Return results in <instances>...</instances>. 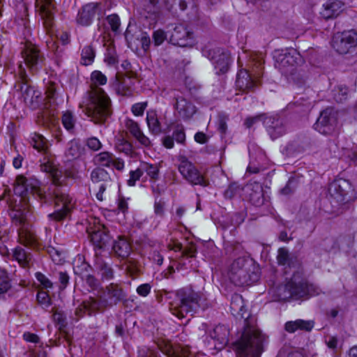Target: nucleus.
<instances>
[{
	"label": "nucleus",
	"instance_id": "39",
	"mask_svg": "<svg viewBox=\"0 0 357 357\" xmlns=\"http://www.w3.org/2000/svg\"><path fill=\"white\" fill-rule=\"evenodd\" d=\"M115 148L119 152L128 156H131L133 153L132 145L125 139H118L115 143Z\"/></svg>",
	"mask_w": 357,
	"mask_h": 357
},
{
	"label": "nucleus",
	"instance_id": "42",
	"mask_svg": "<svg viewBox=\"0 0 357 357\" xmlns=\"http://www.w3.org/2000/svg\"><path fill=\"white\" fill-rule=\"evenodd\" d=\"M106 21L114 32H116L121 25L120 18L116 14H112L106 17Z\"/></svg>",
	"mask_w": 357,
	"mask_h": 357
},
{
	"label": "nucleus",
	"instance_id": "9",
	"mask_svg": "<svg viewBox=\"0 0 357 357\" xmlns=\"http://www.w3.org/2000/svg\"><path fill=\"white\" fill-rule=\"evenodd\" d=\"M14 192L21 197H26L31 194L34 199L40 202L41 206L47 202V195L40 188V182L35 178L18 176L16 178Z\"/></svg>",
	"mask_w": 357,
	"mask_h": 357
},
{
	"label": "nucleus",
	"instance_id": "52",
	"mask_svg": "<svg viewBox=\"0 0 357 357\" xmlns=\"http://www.w3.org/2000/svg\"><path fill=\"white\" fill-rule=\"evenodd\" d=\"M264 118H266V116L264 114H260L255 116L248 117L245 119V125L248 128H250L257 122L262 121L264 123Z\"/></svg>",
	"mask_w": 357,
	"mask_h": 357
},
{
	"label": "nucleus",
	"instance_id": "28",
	"mask_svg": "<svg viewBox=\"0 0 357 357\" xmlns=\"http://www.w3.org/2000/svg\"><path fill=\"white\" fill-rule=\"evenodd\" d=\"M314 321L310 320L296 319L289 321L284 324V330L293 333L297 331H310L314 327Z\"/></svg>",
	"mask_w": 357,
	"mask_h": 357
},
{
	"label": "nucleus",
	"instance_id": "29",
	"mask_svg": "<svg viewBox=\"0 0 357 357\" xmlns=\"http://www.w3.org/2000/svg\"><path fill=\"white\" fill-rule=\"evenodd\" d=\"M89 265L86 262H82L81 266H74V271L76 274L82 275L85 278L86 284L92 289L96 288L98 284V280L93 275L88 274Z\"/></svg>",
	"mask_w": 357,
	"mask_h": 357
},
{
	"label": "nucleus",
	"instance_id": "48",
	"mask_svg": "<svg viewBox=\"0 0 357 357\" xmlns=\"http://www.w3.org/2000/svg\"><path fill=\"white\" fill-rule=\"evenodd\" d=\"M348 95V89L344 86H340L337 91L334 93V98L337 102H342L347 99Z\"/></svg>",
	"mask_w": 357,
	"mask_h": 357
},
{
	"label": "nucleus",
	"instance_id": "60",
	"mask_svg": "<svg viewBox=\"0 0 357 357\" xmlns=\"http://www.w3.org/2000/svg\"><path fill=\"white\" fill-rule=\"evenodd\" d=\"M56 38L60 40L63 45H67L70 41V33L67 31H61L56 34Z\"/></svg>",
	"mask_w": 357,
	"mask_h": 357
},
{
	"label": "nucleus",
	"instance_id": "36",
	"mask_svg": "<svg viewBox=\"0 0 357 357\" xmlns=\"http://www.w3.org/2000/svg\"><path fill=\"white\" fill-rule=\"evenodd\" d=\"M96 56L95 50L91 45L84 47L81 53L80 63L84 66L91 64Z\"/></svg>",
	"mask_w": 357,
	"mask_h": 357
},
{
	"label": "nucleus",
	"instance_id": "5",
	"mask_svg": "<svg viewBox=\"0 0 357 357\" xmlns=\"http://www.w3.org/2000/svg\"><path fill=\"white\" fill-rule=\"evenodd\" d=\"M228 276L236 286L250 285L259 278L257 267L246 257H239L231 263Z\"/></svg>",
	"mask_w": 357,
	"mask_h": 357
},
{
	"label": "nucleus",
	"instance_id": "34",
	"mask_svg": "<svg viewBox=\"0 0 357 357\" xmlns=\"http://www.w3.org/2000/svg\"><path fill=\"white\" fill-rule=\"evenodd\" d=\"M13 256L22 266H27L31 260V254L20 246H17L13 250Z\"/></svg>",
	"mask_w": 357,
	"mask_h": 357
},
{
	"label": "nucleus",
	"instance_id": "53",
	"mask_svg": "<svg viewBox=\"0 0 357 357\" xmlns=\"http://www.w3.org/2000/svg\"><path fill=\"white\" fill-rule=\"evenodd\" d=\"M86 144L93 151H98L102 147L100 140L94 137L89 138Z\"/></svg>",
	"mask_w": 357,
	"mask_h": 357
},
{
	"label": "nucleus",
	"instance_id": "17",
	"mask_svg": "<svg viewBox=\"0 0 357 357\" xmlns=\"http://www.w3.org/2000/svg\"><path fill=\"white\" fill-rule=\"evenodd\" d=\"M278 296L280 301H287L293 298L298 299L306 296L305 282L296 283L291 280L285 285L281 286L278 289Z\"/></svg>",
	"mask_w": 357,
	"mask_h": 357
},
{
	"label": "nucleus",
	"instance_id": "63",
	"mask_svg": "<svg viewBox=\"0 0 357 357\" xmlns=\"http://www.w3.org/2000/svg\"><path fill=\"white\" fill-rule=\"evenodd\" d=\"M326 343L328 348L335 349L337 347V339L335 337L330 336L326 340Z\"/></svg>",
	"mask_w": 357,
	"mask_h": 357
},
{
	"label": "nucleus",
	"instance_id": "55",
	"mask_svg": "<svg viewBox=\"0 0 357 357\" xmlns=\"http://www.w3.org/2000/svg\"><path fill=\"white\" fill-rule=\"evenodd\" d=\"M165 211V202L162 200L155 199L154 204V213L155 215L162 216Z\"/></svg>",
	"mask_w": 357,
	"mask_h": 357
},
{
	"label": "nucleus",
	"instance_id": "3",
	"mask_svg": "<svg viewBox=\"0 0 357 357\" xmlns=\"http://www.w3.org/2000/svg\"><path fill=\"white\" fill-rule=\"evenodd\" d=\"M107 77L99 70L91 74V86L87 92V100L82 106L83 112L96 124H103L111 116L112 101L105 91L99 86L106 84Z\"/></svg>",
	"mask_w": 357,
	"mask_h": 357
},
{
	"label": "nucleus",
	"instance_id": "46",
	"mask_svg": "<svg viewBox=\"0 0 357 357\" xmlns=\"http://www.w3.org/2000/svg\"><path fill=\"white\" fill-rule=\"evenodd\" d=\"M306 296H315L321 294L323 291L321 289L314 284H308L305 282Z\"/></svg>",
	"mask_w": 357,
	"mask_h": 357
},
{
	"label": "nucleus",
	"instance_id": "1",
	"mask_svg": "<svg viewBox=\"0 0 357 357\" xmlns=\"http://www.w3.org/2000/svg\"><path fill=\"white\" fill-rule=\"evenodd\" d=\"M230 310L234 316H240L243 319V331L235 344L237 355L239 357H259L263 351L264 335L257 328L255 318L245 308L241 295L236 294L232 296Z\"/></svg>",
	"mask_w": 357,
	"mask_h": 357
},
{
	"label": "nucleus",
	"instance_id": "56",
	"mask_svg": "<svg viewBox=\"0 0 357 357\" xmlns=\"http://www.w3.org/2000/svg\"><path fill=\"white\" fill-rule=\"evenodd\" d=\"M112 183H107V182H105L104 183L100 184V185L99 187V190L96 195L97 199H98L99 201H101V202L104 200L103 194H104L105 190L107 189V188L110 187L112 185Z\"/></svg>",
	"mask_w": 357,
	"mask_h": 357
},
{
	"label": "nucleus",
	"instance_id": "58",
	"mask_svg": "<svg viewBox=\"0 0 357 357\" xmlns=\"http://www.w3.org/2000/svg\"><path fill=\"white\" fill-rule=\"evenodd\" d=\"M142 47L144 50H149L151 45V38L146 33H143L140 38Z\"/></svg>",
	"mask_w": 357,
	"mask_h": 357
},
{
	"label": "nucleus",
	"instance_id": "6",
	"mask_svg": "<svg viewBox=\"0 0 357 357\" xmlns=\"http://www.w3.org/2000/svg\"><path fill=\"white\" fill-rule=\"evenodd\" d=\"M201 297L191 289H181L176 293L175 300L171 303L172 313L179 319L188 313L195 312L200 306Z\"/></svg>",
	"mask_w": 357,
	"mask_h": 357
},
{
	"label": "nucleus",
	"instance_id": "33",
	"mask_svg": "<svg viewBox=\"0 0 357 357\" xmlns=\"http://www.w3.org/2000/svg\"><path fill=\"white\" fill-rule=\"evenodd\" d=\"M91 179L93 183H112L109 173L101 167H96L91 172Z\"/></svg>",
	"mask_w": 357,
	"mask_h": 357
},
{
	"label": "nucleus",
	"instance_id": "32",
	"mask_svg": "<svg viewBox=\"0 0 357 357\" xmlns=\"http://www.w3.org/2000/svg\"><path fill=\"white\" fill-rule=\"evenodd\" d=\"M146 121L151 133L158 135L161 132V125L154 111L147 112Z\"/></svg>",
	"mask_w": 357,
	"mask_h": 357
},
{
	"label": "nucleus",
	"instance_id": "11",
	"mask_svg": "<svg viewBox=\"0 0 357 357\" xmlns=\"http://www.w3.org/2000/svg\"><path fill=\"white\" fill-rule=\"evenodd\" d=\"M179 173L183 178L192 185L206 187L208 181L204 178L199 169L185 158H182L178 166Z\"/></svg>",
	"mask_w": 357,
	"mask_h": 357
},
{
	"label": "nucleus",
	"instance_id": "49",
	"mask_svg": "<svg viewBox=\"0 0 357 357\" xmlns=\"http://www.w3.org/2000/svg\"><path fill=\"white\" fill-rule=\"evenodd\" d=\"M278 262L280 265H286L289 264V252L285 248H280L278 252Z\"/></svg>",
	"mask_w": 357,
	"mask_h": 357
},
{
	"label": "nucleus",
	"instance_id": "18",
	"mask_svg": "<svg viewBox=\"0 0 357 357\" xmlns=\"http://www.w3.org/2000/svg\"><path fill=\"white\" fill-rule=\"evenodd\" d=\"M170 42L174 45L192 47L194 44L193 32L185 24L175 26L170 36Z\"/></svg>",
	"mask_w": 357,
	"mask_h": 357
},
{
	"label": "nucleus",
	"instance_id": "13",
	"mask_svg": "<svg viewBox=\"0 0 357 357\" xmlns=\"http://www.w3.org/2000/svg\"><path fill=\"white\" fill-rule=\"evenodd\" d=\"M353 187L349 180L340 178L334 180L329 185L328 195L331 202L337 204L344 202L347 196L353 192Z\"/></svg>",
	"mask_w": 357,
	"mask_h": 357
},
{
	"label": "nucleus",
	"instance_id": "64",
	"mask_svg": "<svg viewBox=\"0 0 357 357\" xmlns=\"http://www.w3.org/2000/svg\"><path fill=\"white\" fill-rule=\"evenodd\" d=\"M128 203L124 198H120L118 201V209L122 213H125L128 210Z\"/></svg>",
	"mask_w": 357,
	"mask_h": 357
},
{
	"label": "nucleus",
	"instance_id": "35",
	"mask_svg": "<svg viewBox=\"0 0 357 357\" xmlns=\"http://www.w3.org/2000/svg\"><path fill=\"white\" fill-rule=\"evenodd\" d=\"M81 154V147L79 144L75 140H71L67 146L65 155L69 160L79 157Z\"/></svg>",
	"mask_w": 357,
	"mask_h": 357
},
{
	"label": "nucleus",
	"instance_id": "50",
	"mask_svg": "<svg viewBox=\"0 0 357 357\" xmlns=\"http://www.w3.org/2000/svg\"><path fill=\"white\" fill-rule=\"evenodd\" d=\"M99 268L102 278L106 280H110L112 278L113 270L107 264H101L99 265Z\"/></svg>",
	"mask_w": 357,
	"mask_h": 357
},
{
	"label": "nucleus",
	"instance_id": "37",
	"mask_svg": "<svg viewBox=\"0 0 357 357\" xmlns=\"http://www.w3.org/2000/svg\"><path fill=\"white\" fill-rule=\"evenodd\" d=\"M141 170L143 174L146 173L151 180H157L159 176V168L156 165H152L147 162L140 164Z\"/></svg>",
	"mask_w": 357,
	"mask_h": 357
},
{
	"label": "nucleus",
	"instance_id": "62",
	"mask_svg": "<svg viewBox=\"0 0 357 357\" xmlns=\"http://www.w3.org/2000/svg\"><path fill=\"white\" fill-rule=\"evenodd\" d=\"M59 282L61 284L62 287L61 289H64L68 284L69 276L66 272H60L59 273Z\"/></svg>",
	"mask_w": 357,
	"mask_h": 357
},
{
	"label": "nucleus",
	"instance_id": "22",
	"mask_svg": "<svg viewBox=\"0 0 357 357\" xmlns=\"http://www.w3.org/2000/svg\"><path fill=\"white\" fill-rule=\"evenodd\" d=\"M91 242L97 247L101 248L105 245L109 238L107 231L103 225H98L95 228L87 230Z\"/></svg>",
	"mask_w": 357,
	"mask_h": 357
},
{
	"label": "nucleus",
	"instance_id": "40",
	"mask_svg": "<svg viewBox=\"0 0 357 357\" xmlns=\"http://www.w3.org/2000/svg\"><path fill=\"white\" fill-rule=\"evenodd\" d=\"M96 163L102 166L111 167L114 163L113 155L109 152H102L95 156Z\"/></svg>",
	"mask_w": 357,
	"mask_h": 357
},
{
	"label": "nucleus",
	"instance_id": "31",
	"mask_svg": "<svg viewBox=\"0 0 357 357\" xmlns=\"http://www.w3.org/2000/svg\"><path fill=\"white\" fill-rule=\"evenodd\" d=\"M164 353L167 357H190L191 353L187 347L168 345Z\"/></svg>",
	"mask_w": 357,
	"mask_h": 357
},
{
	"label": "nucleus",
	"instance_id": "15",
	"mask_svg": "<svg viewBox=\"0 0 357 357\" xmlns=\"http://www.w3.org/2000/svg\"><path fill=\"white\" fill-rule=\"evenodd\" d=\"M22 58L24 66L32 73L42 67L43 56L39 50L29 41L22 51Z\"/></svg>",
	"mask_w": 357,
	"mask_h": 357
},
{
	"label": "nucleus",
	"instance_id": "26",
	"mask_svg": "<svg viewBox=\"0 0 357 357\" xmlns=\"http://www.w3.org/2000/svg\"><path fill=\"white\" fill-rule=\"evenodd\" d=\"M131 251V245L125 237L119 236L114 241L112 252L118 257L125 259L130 255Z\"/></svg>",
	"mask_w": 357,
	"mask_h": 357
},
{
	"label": "nucleus",
	"instance_id": "27",
	"mask_svg": "<svg viewBox=\"0 0 357 357\" xmlns=\"http://www.w3.org/2000/svg\"><path fill=\"white\" fill-rule=\"evenodd\" d=\"M342 7L343 3L340 1L327 2L323 5L320 15L326 20L336 17L342 11Z\"/></svg>",
	"mask_w": 357,
	"mask_h": 357
},
{
	"label": "nucleus",
	"instance_id": "25",
	"mask_svg": "<svg viewBox=\"0 0 357 357\" xmlns=\"http://www.w3.org/2000/svg\"><path fill=\"white\" fill-rule=\"evenodd\" d=\"M249 192V199L250 202L257 206H261L264 202V190L260 183L255 181L250 183L247 185Z\"/></svg>",
	"mask_w": 357,
	"mask_h": 357
},
{
	"label": "nucleus",
	"instance_id": "19",
	"mask_svg": "<svg viewBox=\"0 0 357 357\" xmlns=\"http://www.w3.org/2000/svg\"><path fill=\"white\" fill-rule=\"evenodd\" d=\"M36 7L43 20V24L48 33L54 25L55 6L54 0H36Z\"/></svg>",
	"mask_w": 357,
	"mask_h": 357
},
{
	"label": "nucleus",
	"instance_id": "14",
	"mask_svg": "<svg viewBox=\"0 0 357 357\" xmlns=\"http://www.w3.org/2000/svg\"><path fill=\"white\" fill-rule=\"evenodd\" d=\"M261 75V63H259L256 69L253 68L251 73L246 70H240L237 74L236 85L242 91H251L257 86Z\"/></svg>",
	"mask_w": 357,
	"mask_h": 357
},
{
	"label": "nucleus",
	"instance_id": "43",
	"mask_svg": "<svg viewBox=\"0 0 357 357\" xmlns=\"http://www.w3.org/2000/svg\"><path fill=\"white\" fill-rule=\"evenodd\" d=\"M130 178L128 180L127 183L129 186H135L136 182L140 179L142 176L143 175V172L141 170V167L139 166L135 170H132L130 172Z\"/></svg>",
	"mask_w": 357,
	"mask_h": 357
},
{
	"label": "nucleus",
	"instance_id": "57",
	"mask_svg": "<svg viewBox=\"0 0 357 357\" xmlns=\"http://www.w3.org/2000/svg\"><path fill=\"white\" fill-rule=\"evenodd\" d=\"M172 137L178 143H183L185 140V134L183 130L177 129L174 131Z\"/></svg>",
	"mask_w": 357,
	"mask_h": 357
},
{
	"label": "nucleus",
	"instance_id": "20",
	"mask_svg": "<svg viewBox=\"0 0 357 357\" xmlns=\"http://www.w3.org/2000/svg\"><path fill=\"white\" fill-rule=\"evenodd\" d=\"M124 126L126 132L142 146L149 147L151 145V140L144 134L139 124L137 121L127 117L124 120Z\"/></svg>",
	"mask_w": 357,
	"mask_h": 357
},
{
	"label": "nucleus",
	"instance_id": "47",
	"mask_svg": "<svg viewBox=\"0 0 357 357\" xmlns=\"http://www.w3.org/2000/svg\"><path fill=\"white\" fill-rule=\"evenodd\" d=\"M153 40L155 46L160 45L166 39V33L162 29H158L153 33Z\"/></svg>",
	"mask_w": 357,
	"mask_h": 357
},
{
	"label": "nucleus",
	"instance_id": "41",
	"mask_svg": "<svg viewBox=\"0 0 357 357\" xmlns=\"http://www.w3.org/2000/svg\"><path fill=\"white\" fill-rule=\"evenodd\" d=\"M61 121L63 126L67 130L72 131L73 130L75 120L70 112H65L63 114Z\"/></svg>",
	"mask_w": 357,
	"mask_h": 357
},
{
	"label": "nucleus",
	"instance_id": "54",
	"mask_svg": "<svg viewBox=\"0 0 357 357\" xmlns=\"http://www.w3.org/2000/svg\"><path fill=\"white\" fill-rule=\"evenodd\" d=\"M151 286L148 283H144L139 285L137 288V293L141 296H146L151 292Z\"/></svg>",
	"mask_w": 357,
	"mask_h": 357
},
{
	"label": "nucleus",
	"instance_id": "8",
	"mask_svg": "<svg viewBox=\"0 0 357 357\" xmlns=\"http://www.w3.org/2000/svg\"><path fill=\"white\" fill-rule=\"evenodd\" d=\"M11 218L18 227V240L26 246L35 247L38 245V238L32 225L29 223L27 213L22 210H14Z\"/></svg>",
	"mask_w": 357,
	"mask_h": 357
},
{
	"label": "nucleus",
	"instance_id": "61",
	"mask_svg": "<svg viewBox=\"0 0 357 357\" xmlns=\"http://www.w3.org/2000/svg\"><path fill=\"white\" fill-rule=\"evenodd\" d=\"M238 188V186L234 183L229 185L225 192V196L227 198L233 197L235 195Z\"/></svg>",
	"mask_w": 357,
	"mask_h": 357
},
{
	"label": "nucleus",
	"instance_id": "10",
	"mask_svg": "<svg viewBox=\"0 0 357 357\" xmlns=\"http://www.w3.org/2000/svg\"><path fill=\"white\" fill-rule=\"evenodd\" d=\"M337 112L333 108H326L320 114L314 128L324 135H332L338 132Z\"/></svg>",
	"mask_w": 357,
	"mask_h": 357
},
{
	"label": "nucleus",
	"instance_id": "44",
	"mask_svg": "<svg viewBox=\"0 0 357 357\" xmlns=\"http://www.w3.org/2000/svg\"><path fill=\"white\" fill-rule=\"evenodd\" d=\"M147 106L148 102L146 101L135 103L132 105L131 112L135 116H142Z\"/></svg>",
	"mask_w": 357,
	"mask_h": 357
},
{
	"label": "nucleus",
	"instance_id": "7",
	"mask_svg": "<svg viewBox=\"0 0 357 357\" xmlns=\"http://www.w3.org/2000/svg\"><path fill=\"white\" fill-rule=\"evenodd\" d=\"M274 58L275 68L287 77L296 75L298 66L303 63V57L294 49L277 50Z\"/></svg>",
	"mask_w": 357,
	"mask_h": 357
},
{
	"label": "nucleus",
	"instance_id": "12",
	"mask_svg": "<svg viewBox=\"0 0 357 357\" xmlns=\"http://www.w3.org/2000/svg\"><path fill=\"white\" fill-rule=\"evenodd\" d=\"M356 45L357 32L355 30L337 32L333 37L332 46L339 54H347L351 48Z\"/></svg>",
	"mask_w": 357,
	"mask_h": 357
},
{
	"label": "nucleus",
	"instance_id": "24",
	"mask_svg": "<svg viewBox=\"0 0 357 357\" xmlns=\"http://www.w3.org/2000/svg\"><path fill=\"white\" fill-rule=\"evenodd\" d=\"M175 109L183 119H190L196 113L195 106L185 98L180 96L176 98Z\"/></svg>",
	"mask_w": 357,
	"mask_h": 357
},
{
	"label": "nucleus",
	"instance_id": "4",
	"mask_svg": "<svg viewBox=\"0 0 357 357\" xmlns=\"http://www.w3.org/2000/svg\"><path fill=\"white\" fill-rule=\"evenodd\" d=\"M126 295L123 289L116 284L107 285L98 296V299L90 297L84 301L80 307L77 309L76 314L82 317L86 311L91 314L103 308L112 307L126 299Z\"/></svg>",
	"mask_w": 357,
	"mask_h": 357
},
{
	"label": "nucleus",
	"instance_id": "23",
	"mask_svg": "<svg viewBox=\"0 0 357 357\" xmlns=\"http://www.w3.org/2000/svg\"><path fill=\"white\" fill-rule=\"evenodd\" d=\"M98 3H90L84 6L78 13L77 22L82 26H89L91 24L98 6Z\"/></svg>",
	"mask_w": 357,
	"mask_h": 357
},
{
	"label": "nucleus",
	"instance_id": "16",
	"mask_svg": "<svg viewBox=\"0 0 357 357\" xmlns=\"http://www.w3.org/2000/svg\"><path fill=\"white\" fill-rule=\"evenodd\" d=\"M203 54L212 62L217 74H224L227 72L231 63L229 52L220 49L203 50Z\"/></svg>",
	"mask_w": 357,
	"mask_h": 357
},
{
	"label": "nucleus",
	"instance_id": "2",
	"mask_svg": "<svg viewBox=\"0 0 357 357\" xmlns=\"http://www.w3.org/2000/svg\"><path fill=\"white\" fill-rule=\"evenodd\" d=\"M40 162V170L51 176L55 185L53 191L55 211L47 216L50 220L62 221L70 216L74 207L73 199L68 195L66 187V180L71 176V172L59 169L48 154L45 155Z\"/></svg>",
	"mask_w": 357,
	"mask_h": 357
},
{
	"label": "nucleus",
	"instance_id": "59",
	"mask_svg": "<svg viewBox=\"0 0 357 357\" xmlns=\"http://www.w3.org/2000/svg\"><path fill=\"white\" fill-rule=\"evenodd\" d=\"M23 338L25 341L32 343H38L40 341V338L36 334L30 332L24 333L23 334Z\"/></svg>",
	"mask_w": 357,
	"mask_h": 357
},
{
	"label": "nucleus",
	"instance_id": "38",
	"mask_svg": "<svg viewBox=\"0 0 357 357\" xmlns=\"http://www.w3.org/2000/svg\"><path fill=\"white\" fill-rule=\"evenodd\" d=\"M214 336L215 339H217L218 341L222 345H225L228 342V336H229V331L226 326L221 325L217 326L214 328Z\"/></svg>",
	"mask_w": 357,
	"mask_h": 357
},
{
	"label": "nucleus",
	"instance_id": "51",
	"mask_svg": "<svg viewBox=\"0 0 357 357\" xmlns=\"http://www.w3.org/2000/svg\"><path fill=\"white\" fill-rule=\"evenodd\" d=\"M37 301L38 303L47 307L51 305V300L47 292L41 291L37 294Z\"/></svg>",
	"mask_w": 357,
	"mask_h": 357
},
{
	"label": "nucleus",
	"instance_id": "30",
	"mask_svg": "<svg viewBox=\"0 0 357 357\" xmlns=\"http://www.w3.org/2000/svg\"><path fill=\"white\" fill-rule=\"evenodd\" d=\"M31 143L33 147L45 155L48 154L49 142L42 135L34 132L31 135Z\"/></svg>",
	"mask_w": 357,
	"mask_h": 357
},
{
	"label": "nucleus",
	"instance_id": "45",
	"mask_svg": "<svg viewBox=\"0 0 357 357\" xmlns=\"http://www.w3.org/2000/svg\"><path fill=\"white\" fill-rule=\"evenodd\" d=\"M35 276L36 280L38 281V282L43 288L52 289L53 287V283L43 273L40 272H36L35 273Z\"/></svg>",
	"mask_w": 357,
	"mask_h": 357
},
{
	"label": "nucleus",
	"instance_id": "21",
	"mask_svg": "<svg viewBox=\"0 0 357 357\" xmlns=\"http://www.w3.org/2000/svg\"><path fill=\"white\" fill-rule=\"evenodd\" d=\"M264 125L272 139H276L286 132L282 120L274 116H266L264 119Z\"/></svg>",
	"mask_w": 357,
	"mask_h": 357
}]
</instances>
